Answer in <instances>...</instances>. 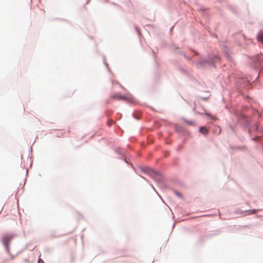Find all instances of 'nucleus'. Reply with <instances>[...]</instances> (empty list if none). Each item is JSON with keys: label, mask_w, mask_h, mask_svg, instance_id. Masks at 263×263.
Masks as SVG:
<instances>
[{"label": "nucleus", "mask_w": 263, "mask_h": 263, "mask_svg": "<svg viewBox=\"0 0 263 263\" xmlns=\"http://www.w3.org/2000/svg\"><path fill=\"white\" fill-rule=\"evenodd\" d=\"M199 132L203 135H206L209 133L208 129L205 127H201Z\"/></svg>", "instance_id": "7ed1b4c3"}, {"label": "nucleus", "mask_w": 263, "mask_h": 263, "mask_svg": "<svg viewBox=\"0 0 263 263\" xmlns=\"http://www.w3.org/2000/svg\"><path fill=\"white\" fill-rule=\"evenodd\" d=\"M257 40L258 41L263 43V32L260 31L257 35Z\"/></svg>", "instance_id": "20e7f679"}, {"label": "nucleus", "mask_w": 263, "mask_h": 263, "mask_svg": "<svg viewBox=\"0 0 263 263\" xmlns=\"http://www.w3.org/2000/svg\"><path fill=\"white\" fill-rule=\"evenodd\" d=\"M259 63H260V62H258V63H256V64L255 67H257V66H258V65L259 64Z\"/></svg>", "instance_id": "0eeeda50"}, {"label": "nucleus", "mask_w": 263, "mask_h": 263, "mask_svg": "<svg viewBox=\"0 0 263 263\" xmlns=\"http://www.w3.org/2000/svg\"><path fill=\"white\" fill-rule=\"evenodd\" d=\"M14 236L13 235H6L3 238V243L7 250H9V243L13 239Z\"/></svg>", "instance_id": "f03ea898"}, {"label": "nucleus", "mask_w": 263, "mask_h": 263, "mask_svg": "<svg viewBox=\"0 0 263 263\" xmlns=\"http://www.w3.org/2000/svg\"><path fill=\"white\" fill-rule=\"evenodd\" d=\"M111 98L115 100H125L127 102L133 103L134 102V98L130 96H123L119 93H117L112 95Z\"/></svg>", "instance_id": "f257e3e1"}, {"label": "nucleus", "mask_w": 263, "mask_h": 263, "mask_svg": "<svg viewBox=\"0 0 263 263\" xmlns=\"http://www.w3.org/2000/svg\"><path fill=\"white\" fill-rule=\"evenodd\" d=\"M38 263H44V262L43 261V260H42L41 259H39L38 260Z\"/></svg>", "instance_id": "423d86ee"}, {"label": "nucleus", "mask_w": 263, "mask_h": 263, "mask_svg": "<svg viewBox=\"0 0 263 263\" xmlns=\"http://www.w3.org/2000/svg\"><path fill=\"white\" fill-rule=\"evenodd\" d=\"M257 210H250L248 212L249 213L248 214H255L257 212Z\"/></svg>", "instance_id": "39448f33"}]
</instances>
